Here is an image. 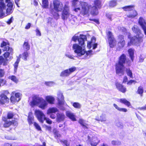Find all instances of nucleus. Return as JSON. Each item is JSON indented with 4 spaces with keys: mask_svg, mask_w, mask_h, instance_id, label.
<instances>
[{
    "mask_svg": "<svg viewBox=\"0 0 146 146\" xmlns=\"http://www.w3.org/2000/svg\"><path fill=\"white\" fill-rule=\"evenodd\" d=\"M69 4V2L66 1L65 2L64 6L63 3L60 0H53V8L52 7L51 5H50V12L53 15L54 18L57 19L60 17L58 12L62 11V18L63 20L67 19L70 15Z\"/></svg>",
    "mask_w": 146,
    "mask_h": 146,
    "instance_id": "nucleus-1",
    "label": "nucleus"
},
{
    "mask_svg": "<svg viewBox=\"0 0 146 146\" xmlns=\"http://www.w3.org/2000/svg\"><path fill=\"white\" fill-rule=\"evenodd\" d=\"M127 52L131 60H127L126 55L123 53L119 57L118 62L115 65L116 73L120 76L123 75L125 74V67L124 64L126 63L128 66H130L131 62L134 61V50L131 48L128 50Z\"/></svg>",
    "mask_w": 146,
    "mask_h": 146,
    "instance_id": "nucleus-2",
    "label": "nucleus"
},
{
    "mask_svg": "<svg viewBox=\"0 0 146 146\" xmlns=\"http://www.w3.org/2000/svg\"><path fill=\"white\" fill-rule=\"evenodd\" d=\"M84 47V45L81 46L78 44H75L73 45V48L74 50V52L79 56L83 55L85 53L87 56L91 55L92 54V51L91 50L85 51L82 48V47Z\"/></svg>",
    "mask_w": 146,
    "mask_h": 146,
    "instance_id": "nucleus-3",
    "label": "nucleus"
},
{
    "mask_svg": "<svg viewBox=\"0 0 146 146\" xmlns=\"http://www.w3.org/2000/svg\"><path fill=\"white\" fill-rule=\"evenodd\" d=\"M134 36L133 37H131V34L129 33L128 35V38L130 39V41L128 42L127 46H129L132 44H139L143 42L142 36Z\"/></svg>",
    "mask_w": 146,
    "mask_h": 146,
    "instance_id": "nucleus-4",
    "label": "nucleus"
},
{
    "mask_svg": "<svg viewBox=\"0 0 146 146\" xmlns=\"http://www.w3.org/2000/svg\"><path fill=\"white\" fill-rule=\"evenodd\" d=\"M17 122L15 119L12 120H8L5 116H3L2 121L0 123L1 126L5 128L10 127L11 125H14Z\"/></svg>",
    "mask_w": 146,
    "mask_h": 146,
    "instance_id": "nucleus-5",
    "label": "nucleus"
},
{
    "mask_svg": "<svg viewBox=\"0 0 146 146\" xmlns=\"http://www.w3.org/2000/svg\"><path fill=\"white\" fill-rule=\"evenodd\" d=\"M92 8V5H89L86 2H84L82 5L81 10L80 14L82 15H89L90 9Z\"/></svg>",
    "mask_w": 146,
    "mask_h": 146,
    "instance_id": "nucleus-6",
    "label": "nucleus"
},
{
    "mask_svg": "<svg viewBox=\"0 0 146 146\" xmlns=\"http://www.w3.org/2000/svg\"><path fill=\"white\" fill-rule=\"evenodd\" d=\"M9 93L8 90H5L0 95V104L2 105L9 102V98L7 97V95L9 94Z\"/></svg>",
    "mask_w": 146,
    "mask_h": 146,
    "instance_id": "nucleus-7",
    "label": "nucleus"
},
{
    "mask_svg": "<svg viewBox=\"0 0 146 146\" xmlns=\"http://www.w3.org/2000/svg\"><path fill=\"white\" fill-rule=\"evenodd\" d=\"M72 39L75 42L77 40L78 42V44L81 46L84 45L85 41L87 40V37L85 35L80 34L79 36H73Z\"/></svg>",
    "mask_w": 146,
    "mask_h": 146,
    "instance_id": "nucleus-8",
    "label": "nucleus"
},
{
    "mask_svg": "<svg viewBox=\"0 0 146 146\" xmlns=\"http://www.w3.org/2000/svg\"><path fill=\"white\" fill-rule=\"evenodd\" d=\"M106 34L109 46L110 48H113L116 45V40L111 32L108 31L106 33Z\"/></svg>",
    "mask_w": 146,
    "mask_h": 146,
    "instance_id": "nucleus-9",
    "label": "nucleus"
},
{
    "mask_svg": "<svg viewBox=\"0 0 146 146\" xmlns=\"http://www.w3.org/2000/svg\"><path fill=\"white\" fill-rule=\"evenodd\" d=\"M35 114L38 120L41 123H43L46 119L45 115L41 111L39 110H35Z\"/></svg>",
    "mask_w": 146,
    "mask_h": 146,
    "instance_id": "nucleus-10",
    "label": "nucleus"
},
{
    "mask_svg": "<svg viewBox=\"0 0 146 146\" xmlns=\"http://www.w3.org/2000/svg\"><path fill=\"white\" fill-rule=\"evenodd\" d=\"M5 1L7 3V7L6 9V13L7 15H9L13 13L14 10L13 3L10 0H6Z\"/></svg>",
    "mask_w": 146,
    "mask_h": 146,
    "instance_id": "nucleus-11",
    "label": "nucleus"
},
{
    "mask_svg": "<svg viewBox=\"0 0 146 146\" xmlns=\"http://www.w3.org/2000/svg\"><path fill=\"white\" fill-rule=\"evenodd\" d=\"M115 85L117 89L120 92L124 93H125L127 89L126 86L120 82H117L115 83Z\"/></svg>",
    "mask_w": 146,
    "mask_h": 146,
    "instance_id": "nucleus-12",
    "label": "nucleus"
},
{
    "mask_svg": "<svg viewBox=\"0 0 146 146\" xmlns=\"http://www.w3.org/2000/svg\"><path fill=\"white\" fill-rule=\"evenodd\" d=\"M138 23L143 30L144 33L146 35V22L142 17H140L139 19Z\"/></svg>",
    "mask_w": 146,
    "mask_h": 146,
    "instance_id": "nucleus-13",
    "label": "nucleus"
},
{
    "mask_svg": "<svg viewBox=\"0 0 146 146\" xmlns=\"http://www.w3.org/2000/svg\"><path fill=\"white\" fill-rule=\"evenodd\" d=\"M21 99L20 94L19 93L15 94V95H12L10 98L11 102L14 104L18 102Z\"/></svg>",
    "mask_w": 146,
    "mask_h": 146,
    "instance_id": "nucleus-14",
    "label": "nucleus"
},
{
    "mask_svg": "<svg viewBox=\"0 0 146 146\" xmlns=\"http://www.w3.org/2000/svg\"><path fill=\"white\" fill-rule=\"evenodd\" d=\"M58 104L59 106L64 104L65 102L64 98L62 93L61 92H58L57 94Z\"/></svg>",
    "mask_w": 146,
    "mask_h": 146,
    "instance_id": "nucleus-15",
    "label": "nucleus"
},
{
    "mask_svg": "<svg viewBox=\"0 0 146 146\" xmlns=\"http://www.w3.org/2000/svg\"><path fill=\"white\" fill-rule=\"evenodd\" d=\"M65 115L63 113L58 112L56 113V120L58 122H60L64 121Z\"/></svg>",
    "mask_w": 146,
    "mask_h": 146,
    "instance_id": "nucleus-16",
    "label": "nucleus"
},
{
    "mask_svg": "<svg viewBox=\"0 0 146 146\" xmlns=\"http://www.w3.org/2000/svg\"><path fill=\"white\" fill-rule=\"evenodd\" d=\"M47 105L48 103L46 101L43 99H42L39 102L38 107L42 110H44L47 108Z\"/></svg>",
    "mask_w": 146,
    "mask_h": 146,
    "instance_id": "nucleus-17",
    "label": "nucleus"
},
{
    "mask_svg": "<svg viewBox=\"0 0 146 146\" xmlns=\"http://www.w3.org/2000/svg\"><path fill=\"white\" fill-rule=\"evenodd\" d=\"M94 6H92V8L95 7L98 9H100L102 7V4L101 0H95L94 1Z\"/></svg>",
    "mask_w": 146,
    "mask_h": 146,
    "instance_id": "nucleus-18",
    "label": "nucleus"
},
{
    "mask_svg": "<svg viewBox=\"0 0 146 146\" xmlns=\"http://www.w3.org/2000/svg\"><path fill=\"white\" fill-rule=\"evenodd\" d=\"M23 48L25 51H28L30 50V45L28 40H26L24 41L23 44Z\"/></svg>",
    "mask_w": 146,
    "mask_h": 146,
    "instance_id": "nucleus-19",
    "label": "nucleus"
},
{
    "mask_svg": "<svg viewBox=\"0 0 146 146\" xmlns=\"http://www.w3.org/2000/svg\"><path fill=\"white\" fill-rule=\"evenodd\" d=\"M66 116L69 117L72 121H75L76 119L74 114L69 111H67L66 112Z\"/></svg>",
    "mask_w": 146,
    "mask_h": 146,
    "instance_id": "nucleus-20",
    "label": "nucleus"
},
{
    "mask_svg": "<svg viewBox=\"0 0 146 146\" xmlns=\"http://www.w3.org/2000/svg\"><path fill=\"white\" fill-rule=\"evenodd\" d=\"M135 7L134 5L125 6L122 8L124 11H129L133 10Z\"/></svg>",
    "mask_w": 146,
    "mask_h": 146,
    "instance_id": "nucleus-21",
    "label": "nucleus"
},
{
    "mask_svg": "<svg viewBox=\"0 0 146 146\" xmlns=\"http://www.w3.org/2000/svg\"><path fill=\"white\" fill-rule=\"evenodd\" d=\"M45 99L46 102L49 104H53L54 101V97L50 96H46Z\"/></svg>",
    "mask_w": 146,
    "mask_h": 146,
    "instance_id": "nucleus-22",
    "label": "nucleus"
},
{
    "mask_svg": "<svg viewBox=\"0 0 146 146\" xmlns=\"http://www.w3.org/2000/svg\"><path fill=\"white\" fill-rule=\"evenodd\" d=\"M27 121L29 125H31L34 124V117L32 113L29 114L28 117Z\"/></svg>",
    "mask_w": 146,
    "mask_h": 146,
    "instance_id": "nucleus-23",
    "label": "nucleus"
},
{
    "mask_svg": "<svg viewBox=\"0 0 146 146\" xmlns=\"http://www.w3.org/2000/svg\"><path fill=\"white\" fill-rule=\"evenodd\" d=\"M132 31L135 33L137 34V35L138 36L139 34H141L140 30L139 28L136 25H134L132 28Z\"/></svg>",
    "mask_w": 146,
    "mask_h": 146,
    "instance_id": "nucleus-24",
    "label": "nucleus"
},
{
    "mask_svg": "<svg viewBox=\"0 0 146 146\" xmlns=\"http://www.w3.org/2000/svg\"><path fill=\"white\" fill-rule=\"evenodd\" d=\"M78 122L82 126L84 129H88V124L86 123L85 121L83 119H79Z\"/></svg>",
    "mask_w": 146,
    "mask_h": 146,
    "instance_id": "nucleus-25",
    "label": "nucleus"
},
{
    "mask_svg": "<svg viewBox=\"0 0 146 146\" xmlns=\"http://www.w3.org/2000/svg\"><path fill=\"white\" fill-rule=\"evenodd\" d=\"M58 110L56 108H50L47 110V114H48L53 113H55L56 112H58Z\"/></svg>",
    "mask_w": 146,
    "mask_h": 146,
    "instance_id": "nucleus-26",
    "label": "nucleus"
},
{
    "mask_svg": "<svg viewBox=\"0 0 146 146\" xmlns=\"http://www.w3.org/2000/svg\"><path fill=\"white\" fill-rule=\"evenodd\" d=\"M119 102H120L124 104L127 107H129L131 106L130 102L125 98H121L119 99Z\"/></svg>",
    "mask_w": 146,
    "mask_h": 146,
    "instance_id": "nucleus-27",
    "label": "nucleus"
},
{
    "mask_svg": "<svg viewBox=\"0 0 146 146\" xmlns=\"http://www.w3.org/2000/svg\"><path fill=\"white\" fill-rule=\"evenodd\" d=\"M92 8L90 11V14L93 16L97 15L98 13V8L95 7H94L93 8Z\"/></svg>",
    "mask_w": 146,
    "mask_h": 146,
    "instance_id": "nucleus-28",
    "label": "nucleus"
},
{
    "mask_svg": "<svg viewBox=\"0 0 146 146\" xmlns=\"http://www.w3.org/2000/svg\"><path fill=\"white\" fill-rule=\"evenodd\" d=\"M144 92V89L142 86H140L138 87L136 93L140 95L141 97H142Z\"/></svg>",
    "mask_w": 146,
    "mask_h": 146,
    "instance_id": "nucleus-29",
    "label": "nucleus"
},
{
    "mask_svg": "<svg viewBox=\"0 0 146 146\" xmlns=\"http://www.w3.org/2000/svg\"><path fill=\"white\" fill-rule=\"evenodd\" d=\"M29 53L28 51H25L22 54V59L25 61H27L29 57Z\"/></svg>",
    "mask_w": 146,
    "mask_h": 146,
    "instance_id": "nucleus-30",
    "label": "nucleus"
},
{
    "mask_svg": "<svg viewBox=\"0 0 146 146\" xmlns=\"http://www.w3.org/2000/svg\"><path fill=\"white\" fill-rule=\"evenodd\" d=\"M137 13L135 10H133L132 13H130L129 15L127 16V17L131 18H133L137 15Z\"/></svg>",
    "mask_w": 146,
    "mask_h": 146,
    "instance_id": "nucleus-31",
    "label": "nucleus"
},
{
    "mask_svg": "<svg viewBox=\"0 0 146 146\" xmlns=\"http://www.w3.org/2000/svg\"><path fill=\"white\" fill-rule=\"evenodd\" d=\"M70 74L67 69L61 72L60 74V76L63 77H66L69 76Z\"/></svg>",
    "mask_w": 146,
    "mask_h": 146,
    "instance_id": "nucleus-32",
    "label": "nucleus"
},
{
    "mask_svg": "<svg viewBox=\"0 0 146 146\" xmlns=\"http://www.w3.org/2000/svg\"><path fill=\"white\" fill-rule=\"evenodd\" d=\"M113 106L116 109L119 111L126 112L127 111V109L126 108H119L118 106L115 104H114Z\"/></svg>",
    "mask_w": 146,
    "mask_h": 146,
    "instance_id": "nucleus-33",
    "label": "nucleus"
},
{
    "mask_svg": "<svg viewBox=\"0 0 146 146\" xmlns=\"http://www.w3.org/2000/svg\"><path fill=\"white\" fill-rule=\"evenodd\" d=\"M95 119L96 121H100L101 122L105 121H106L105 116V115L103 114L100 116V118H99V117H96Z\"/></svg>",
    "mask_w": 146,
    "mask_h": 146,
    "instance_id": "nucleus-34",
    "label": "nucleus"
},
{
    "mask_svg": "<svg viewBox=\"0 0 146 146\" xmlns=\"http://www.w3.org/2000/svg\"><path fill=\"white\" fill-rule=\"evenodd\" d=\"M117 44L118 48L119 49H120L124 46L125 44V41L124 40L119 41L118 42Z\"/></svg>",
    "mask_w": 146,
    "mask_h": 146,
    "instance_id": "nucleus-35",
    "label": "nucleus"
},
{
    "mask_svg": "<svg viewBox=\"0 0 146 146\" xmlns=\"http://www.w3.org/2000/svg\"><path fill=\"white\" fill-rule=\"evenodd\" d=\"M117 4V1L116 0H111L109 3V5L111 8L115 7Z\"/></svg>",
    "mask_w": 146,
    "mask_h": 146,
    "instance_id": "nucleus-36",
    "label": "nucleus"
},
{
    "mask_svg": "<svg viewBox=\"0 0 146 146\" xmlns=\"http://www.w3.org/2000/svg\"><path fill=\"white\" fill-rule=\"evenodd\" d=\"M8 78L16 84L19 82L18 79L14 75H12L9 76L8 77Z\"/></svg>",
    "mask_w": 146,
    "mask_h": 146,
    "instance_id": "nucleus-37",
    "label": "nucleus"
},
{
    "mask_svg": "<svg viewBox=\"0 0 146 146\" xmlns=\"http://www.w3.org/2000/svg\"><path fill=\"white\" fill-rule=\"evenodd\" d=\"M20 58H18L13 65L14 66V71L15 73H16L17 72L18 64L20 62Z\"/></svg>",
    "mask_w": 146,
    "mask_h": 146,
    "instance_id": "nucleus-38",
    "label": "nucleus"
},
{
    "mask_svg": "<svg viewBox=\"0 0 146 146\" xmlns=\"http://www.w3.org/2000/svg\"><path fill=\"white\" fill-rule=\"evenodd\" d=\"M7 61V59L4 58L2 56H0V65L3 64L4 66L6 65Z\"/></svg>",
    "mask_w": 146,
    "mask_h": 146,
    "instance_id": "nucleus-39",
    "label": "nucleus"
},
{
    "mask_svg": "<svg viewBox=\"0 0 146 146\" xmlns=\"http://www.w3.org/2000/svg\"><path fill=\"white\" fill-rule=\"evenodd\" d=\"M125 71L128 76L132 78H133L132 72L129 68H126L125 70Z\"/></svg>",
    "mask_w": 146,
    "mask_h": 146,
    "instance_id": "nucleus-40",
    "label": "nucleus"
},
{
    "mask_svg": "<svg viewBox=\"0 0 146 146\" xmlns=\"http://www.w3.org/2000/svg\"><path fill=\"white\" fill-rule=\"evenodd\" d=\"M15 114L12 112L9 111L7 113V116L6 117L7 119H13L14 116Z\"/></svg>",
    "mask_w": 146,
    "mask_h": 146,
    "instance_id": "nucleus-41",
    "label": "nucleus"
},
{
    "mask_svg": "<svg viewBox=\"0 0 146 146\" xmlns=\"http://www.w3.org/2000/svg\"><path fill=\"white\" fill-rule=\"evenodd\" d=\"M11 1V0H10ZM6 5L4 2V0H0V10H3L5 9Z\"/></svg>",
    "mask_w": 146,
    "mask_h": 146,
    "instance_id": "nucleus-42",
    "label": "nucleus"
},
{
    "mask_svg": "<svg viewBox=\"0 0 146 146\" xmlns=\"http://www.w3.org/2000/svg\"><path fill=\"white\" fill-rule=\"evenodd\" d=\"M42 7L44 8H47L48 6V0H42Z\"/></svg>",
    "mask_w": 146,
    "mask_h": 146,
    "instance_id": "nucleus-43",
    "label": "nucleus"
},
{
    "mask_svg": "<svg viewBox=\"0 0 146 146\" xmlns=\"http://www.w3.org/2000/svg\"><path fill=\"white\" fill-rule=\"evenodd\" d=\"M111 143L113 146H118L120 145L121 143L119 141L113 140L111 141Z\"/></svg>",
    "mask_w": 146,
    "mask_h": 146,
    "instance_id": "nucleus-44",
    "label": "nucleus"
},
{
    "mask_svg": "<svg viewBox=\"0 0 146 146\" xmlns=\"http://www.w3.org/2000/svg\"><path fill=\"white\" fill-rule=\"evenodd\" d=\"M33 125L35 128L38 131H41V128L40 125L36 122H34V123Z\"/></svg>",
    "mask_w": 146,
    "mask_h": 146,
    "instance_id": "nucleus-45",
    "label": "nucleus"
},
{
    "mask_svg": "<svg viewBox=\"0 0 146 146\" xmlns=\"http://www.w3.org/2000/svg\"><path fill=\"white\" fill-rule=\"evenodd\" d=\"M72 105L74 108L77 109H80L81 107V105L78 102H74L72 103Z\"/></svg>",
    "mask_w": 146,
    "mask_h": 146,
    "instance_id": "nucleus-46",
    "label": "nucleus"
},
{
    "mask_svg": "<svg viewBox=\"0 0 146 146\" xmlns=\"http://www.w3.org/2000/svg\"><path fill=\"white\" fill-rule=\"evenodd\" d=\"M6 80L0 78V87L1 86H3L6 84Z\"/></svg>",
    "mask_w": 146,
    "mask_h": 146,
    "instance_id": "nucleus-47",
    "label": "nucleus"
},
{
    "mask_svg": "<svg viewBox=\"0 0 146 146\" xmlns=\"http://www.w3.org/2000/svg\"><path fill=\"white\" fill-rule=\"evenodd\" d=\"M32 100L36 101V102H38L39 103L42 100V99L36 96H35L33 97Z\"/></svg>",
    "mask_w": 146,
    "mask_h": 146,
    "instance_id": "nucleus-48",
    "label": "nucleus"
},
{
    "mask_svg": "<svg viewBox=\"0 0 146 146\" xmlns=\"http://www.w3.org/2000/svg\"><path fill=\"white\" fill-rule=\"evenodd\" d=\"M68 69V72L70 74L72 73L73 72L76 70V68L73 66Z\"/></svg>",
    "mask_w": 146,
    "mask_h": 146,
    "instance_id": "nucleus-49",
    "label": "nucleus"
},
{
    "mask_svg": "<svg viewBox=\"0 0 146 146\" xmlns=\"http://www.w3.org/2000/svg\"><path fill=\"white\" fill-rule=\"evenodd\" d=\"M60 142L61 143L64 144V145H65L66 146H70V144L68 142V141L66 140H64L63 141L61 140Z\"/></svg>",
    "mask_w": 146,
    "mask_h": 146,
    "instance_id": "nucleus-50",
    "label": "nucleus"
},
{
    "mask_svg": "<svg viewBox=\"0 0 146 146\" xmlns=\"http://www.w3.org/2000/svg\"><path fill=\"white\" fill-rule=\"evenodd\" d=\"M7 44H9V42H6L4 41H3L1 43V47L2 48H3L4 46H6Z\"/></svg>",
    "mask_w": 146,
    "mask_h": 146,
    "instance_id": "nucleus-51",
    "label": "nucleus"
},
{
    "mask_svg": "<svg viewBox=\"0 0 146 146\" xmlns=\"http://www.w3.org/2000/svg\"><path fill=\"white\" fill-rule=\"evenodd\" d=\"M4 49V50L6 51H9L10 49V51L11 52H12L13 51V49L12 48H10L9 46H6L5 47Z\"/></svg>",
    "mask_w": 146,
    "mask_h": 146,
    "instance_id": "nucleus-52",
    "label": "nucleus"
},
{
    "mask_svg": "<svg viewBox=\"0 0 146 146\" xmlns=\"http://www.w3.org/2000/svg\"><path fill=\"white\" fill-rule=\"evenodd\" d=\"M38 103H39L38 102H36V101L32 100V101L31 102V105L32 106H33L37 105L38 104Z\"/></svg>",
    "mask_w": 146,
    "mask_h": 146,
    "instance_id": "nucleus-53",
    "label": "nucleus"
},
{
    "mask_svg": "<svg viewBox=\"0 0 146 146\" xmlns=\"http://www.w3.org/2000/svg\"><path fill=\"white\" fill-rule=\"evenodd\" d=\"M78 0H72V6L74 7L76 6L77 2H78Z\"/></svg>",
    "mask_w": 146,
    "mask_h": 146,
    "instance_id": "nucleus-54",
    "label": "nucleus"
},
{
    "mask_svg": "<svg viewBox=\"0 0 146 146\" xmlns=\"http://www.w3.org/2000/svg\"><path fill=\"white\" fill-rule=\"evenodd\" d=\"M10 54V53L9 52H6L3 54V56L5 59H7L9 57Z\"/></svg>",
    "mask_w": 146,
    "mask_h": 146,
    "instance_id": "nucleus-55",
    "label": "nucleus"
},
{
    "mask_svg": "<svg viewBox=\"0 0 146 146\" xmlns=\"http://www.w3.org/2000/svg\"><path fill=\"white\" fill-rule=\"evenodd\" d=\"M5 74V72L3 69H0V78L3 77Z\"/></svg>",
    "mask_w": 146,
    "mask_h": 146,
    "instance_id": "nucleus-56",
    "label": "nucleus"
},
{
    "mask_svg": "<svg viewBox=\"0 0 146 146\" xmlns=\"http://www.w3.org/2000/svg\"><path fill=\"white\" fill-rule=\"evenodd\" d=\"M89 20L91 21H93L98 24H100V22L98 19H92L90 18L89 19Z\"/></svg>",
    "mask_w": 146,
    "mask_h": 146,
    "instance_id": "nucleus-57",
    "label": "nucleus"
},
{
    "mask_svg": "<svg viewBox=\"0 0 146 146\" xmlns=\"http://www.w3.org/2000/svg\"><path fill=\"white\" fill-rule=\"evenodd\" d=\"M13 17H11L7 21V23L8 25H10L11 23L13 22Z\"/></svg>",
    "mask_w": 146,
    "mask_h": 146,
    "instance_id": "nucleus-58",
    "label": "nucleus"
},
{
    "mask_svg": "<svg viewBox=\"0 0 146 146\" xmlns=\"http://www.w3.org/2000/svg\"><path fill=\"white\" fill-rule=\"evenodd\" d=\"M133 83H136V81L134 80H131L127 82V84L128 85H131Z\"/></svg>",
    "mask_w": 146,
    "mask_h": 146,
    "instance_id": "nucleus-59",
    "label": "nucleus"
},
{
    "mask_svg": "<svg viewBox=\"0 0 146 146\" xmlns=\"http://www.w3.org/2000/svg\"><path fill=\"white\" fill-rule=\"evenodd\" d=\"M118 39L119 41H121L124 40V36L121 35H119L118 36Z\"/></svg>",
    "mask_w": 146,
    "mask_h": 146,
    "instance_id": "nucleus-60",
    "label": "nucleus"
},
{
    "mask_svg": "<svg viewBox=\"0 0 146 146\" xmlns=\"http://www.w3.org/2000/svg\"><path fill=\"white\" fill-rule=\"evenodd\" d=\"M45 127L46 130H47L50 132L51 131L52 127L51 126L46 125Z\"/></svg>",
    "mask_w": 146,
    "mask_h": 146,
    "instance_id": "nucleus-61",
    "label": "nucleus"
},
{
    "mask_svg": "<svg viewBox=\"0 0 146 146\" xmlns=\"http://www.w3.org/2000/svg\"><path fill=\"white\" fill-rule=\"evenodd\" d=\"M36 36H40L41 35V33L40 32L38 29H36Z\"/></svg>",
    "mask_w": 146,
    "mask_h": 146,
    "instance_id": "nucleus-62",
    "label": "nucleus"
},
{
    "mask_svg": "<svg viewBox=\"0 0 146 146\" xmlns=\"http://www.w3.org/2000/svg\"><path fill=\"white\" fill-rule=\"evenodd\" d=\"M46 120V122L48 124H51L52 123V121L49 118H46L45 120Z\"/></svg>",
    "mask_w": 146,
    "mask_h": 146,
    "instance_id": "nucleus-63",
    "label": "nucleus"
},
{
    "mask_svg": "<svg viewBox=\"0 0 146 146\" xmlns=\"http://www.w3.org/2000/svg\"><path fill=\"white\" fill-rule=\"evenodd\" d=\"M5 13L3 11V10H0V17H3L5 15Z\"/></svg>",
    "mask_w": 146,
    "mask_h": 146,
    "instance_id": "nucleus-64",
    "label": "nucleus"
}]
</instances>
